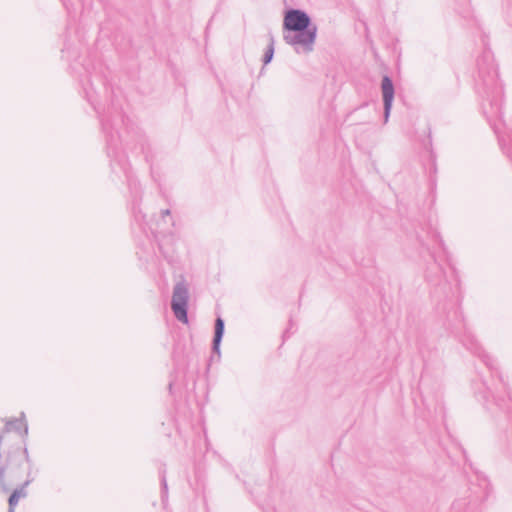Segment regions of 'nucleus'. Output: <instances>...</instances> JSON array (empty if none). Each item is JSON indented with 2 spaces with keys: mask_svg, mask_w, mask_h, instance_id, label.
I'll list each match as a JSON object with an SVG mask.
<instances>
[{
  "mask_svg": "<svg viewBox=\"0 0 512 512\" xmlns=\"http://www.w3.org/2000/svg\"><path fill=\"white\" fill-rule=\"evenodd\" d=\"M475 475L479 487L483 490V497H487L491 490L488 478L482 472L478 471H475Z\"/></svg>",
  "mask_w": 512,
  "mask_h": 512,
  "instance_id": "obj_12",
  "label": "nucleus"
},
{
  "mask_svg": "<svg viewBox=\"0 0 512 512\" xmlns=\"http://www.w3.org/2000/svg\"><path fill=\"white\" fill-rule=\"evenodd\" d=\"M469 5H470V0H462L463 7L461 10H459V13L462 14L464 17H467L470 13Z\"/></svg>",
  "mask_w": 512,
  "mask_h": 512,
  "instance_id": "obj_16",
  "label": "nucleus"
},
{
  "mask_svg": "<svg viewBox=\"0 0 512 512\" xmlns=\"http://www.w3.org/2000/svg\"><path fill=\"white\" fill-rule=\"evenodd\" d=\"M14 430L19 433L24 439L28 435V425L25 421V414L22 412L20 418H14L6 422L4 431L8 432Z\"/></svg>",
  "mask_w": 512,
  "mask_h": 512,
  "instance_id": "obj_9",
  "label": "nucleus"
},
{
  "mask_svg": "<svg viewBox=\"0 0 512 512\" xmlns=\"http://www.w3.org/2000/svg\"><path fill=\"white\" fill-rule=\"evenodd\" d=\"M478 77L476 91L488 102L489 110L484 106V113L491 117L502 116L503 86L498 79V70L489 53H484L477 59Z\"/></svg>",
  "mask_w": 512,
  "mask_h": 512,
  "instance_id": "obj_4",
  "label": "nucleus"
},
{
  "mask_svg": "<svg viewBox=\"0 0 512 512\" xmlns=\"http://www.w3.org/2000/svg\"><path fill=\"white\" fill-rule=\"evenodd\" d=\"M94 109L99 116L101 129L105 135L107 155L111 159L112 169H114L115 164L119 166L125 174L131 195L135 200L138 198L140 199L142 194L140 182L133 175L126 155H124L120 150L121 137L118 131V126L120 124H125V117L122 105L114 89L111 88V101L107 109H103V111H101L95 105Z\"/></svg>",
  "mask_w": 512,
  "mask_h": 512,
  "instance_id": "obj_2",
  "label": "nucleus"
},
{
  "mask_svg": "<svg viewBox=\"0 0 512 512\" xmlns=\"http://www.w3.org/2000/svg\"><path fill=\"white\" fill-rule=\"evenodd\" d=\"M368 104H369L368 102H364V103H362L359 107H357L356 109H354V110L351 112V114H353L354 112H356V111H357V110H359V109H362V108H364V107H367V106H368Z\"/></svg>",
  "mask_w": 512,
  "mask_h": 512,
  "instance_id": "obj_20",
  "label": "nucleus"
},
{
  "mask_svg": "<svg viewBox=\"0 0 512 512\" xmlns=\"http://www.w3.org/2000/svg\"><path fill=\"white\" fill-rule=\"evenodd\" d=\"M172 386H173V383H172V382H170V383H169V390H170V391H171V389H172Z\"/></svg>",
  "mask_w": 512,
  "mask_h": 512,
  "instance_id": "obj_26",
  "label": "nucleus"
},
{
  "mask_svg": "<svg viewBox=\"0 0 512 512\" xmlns=\"http://www.w3.org/2000/svg\"><path fill=\"white\" fill-rule=\"evenodd\" d=\"M460 505H461V502H460V501H457V502H455V503L453 504V508L456 510V509H458V507H460Z\"/></svg>",
  "mask_w": 512,
  "mask_h": 512,
  "instance_id": "obj_22",
  "label": "nucleus"
},
{
  "mask_svg": "<svg viewBox=\"0 0 512 512\" xmlns=\"http://www.w3.org/2000/svg\"><path fill=\"white\" fill-rule=\"evenodd\" d=\"M317 37V26L309 14L301 9L290 8L283 19V39L293 46L296 53L308 54L313 51Z\"/></svg>",
  "mask_w": 512,
  "mask_h": 512,
  "instance_id": "obj_3",
  "label": "nucleus"
},
{
  "mask_svg": "<svg viewBox=\"0 0 512 512\" xmlns=\"http://www.w3.org/2000/svg\"><path fill=\"white\" fill-rule=\"evenodd\" d=\"M170 210L169 209H165V210H162L161 211V216L164 218L165 216H168L170 215Z\"/></svg>",
  "mask_w": 512,
  "mask_h": 512,
  "instance_id": "obj_21",
  "label": "nucleus"
},
{
  "mask_svg": "<svg viewBox=\"0 0 512 512\" xmlns=\"http://www.w3.org/2000/svg\"><path fill=\"white\" fill-rule=\"evenodd\" d=\"M225 332V322L218 316L214 324V335L212 339V352L220 357V345Z\"/></svg>",
  "mask_w": 512,
  "mask_h": 512,
  "instance_id": "obj_7",
  "label": "nucleus"
},
{
  "mask_svg": "<svg viewBox=\"0 0 512 512\" xmlns=\"http://www.w3.org/2000/svg\"><path fill=\"white\" fill-rule=\"evenodd\" d=\"M293 326H294L293 319H292V318H290V319H289V326H288V328H287V329L284 331V333H283V339H284V340H285V339H287V338H289V337H290V335L293 333V332L291 331V330H292V328H293Z\"/></svg>",
  "mask_w": 512,
  "mask_h": 512,
  "instance_id": "obj_17",
  "label": "nucleus"
},
{
  "mask_svg": "<svg viewBox=\"0 0 512 512\" xmlns=\"http://www.w3.org/2000/svg\"><path fill=\"white\" fill-rule=\"evenodd\" d=\"M454 316L455 323H449V329L468 350L482 360L491 372V380L482 381L485 389L482 398L486 408L494 414L498 428L503 431L506 449L512 455V393L495 360L483 350L478 341L467 330L462 313L455 310Z\"/></svg>",
  "mask_w": 512,
  "mask_h": 512,
  "instance_id": "obj_1",
  "label": "nucleus"
},
{
  "mask_svg": "<svg viewBox=\"0 0 512 512\" xmlns=\"http://www.w3.org/2000/svg\"><path fill=\"white\" fill-rule=\"evenodd\" d=\"M166 465L163 464L161 468L159 469L160 474V481H161V498L164 502L168 496V485H167V479H166Z\"/></svg>",
  "mask_w": 512,
  "mask_h": 512,
  "instance_id": "obj_13",
  "label": "nucleus"
},
{
  "mask_svg": "<svg viewBox=\"0 0 512 512\" xmlns=\"http://www.w3.org/2000/svg\"><path fill=\"white\" fill-rule=\"evenodd\" d=\"M188 300L189 293L184 281L176 283L173 289L171 309L177 320L182 323L188 322Z\"/></svg>",
  "mask_w": 512,
  "mask_h": 512,
  "instance_id": "obj_5",
  "label": "nucleus"
},
{
  "mask_svg": "<svg viewBox=\"0 0 512 512\" xmlns=\"http://www.w3.org/2000/svg\"><path fill=\"white\" fill-rule=\"evenodd\" d=\"M63 2V5L65 6V8L69 11V6H68V3L66 0H62Z\"/></svg>",
  "mask_w": 512,
  "mask_h": 512,
  "instance_id": "obj_23",
  "label": "nucleus"
},
{
  "mask_svg": "<svg viewBox=\"0 0 512 512\" xmlns=\"http://www.w3.org/2000/svg\"><path fill=\"white\" fill-rule=\"evenodd\" d=\"M381 93L383 100V118L384 123H387L392 110V105L395 97V87L393 80L390 76L384 75L381 80Z\"/></svg>",
  "mask_w": 512,
  "mask_h": 512,
  "instance_id": "obj_6",
  "label": "nucleus"
},
{
  "mask_svg": "<svg viewBox=\"0 0 512 512\" xmlns=\"http://www.w3.org/2000/svg\"><path fill=\"white\" fill-rule=\"evenodd\" d=\"M32 483V480H26L19 487L15 488L8 498V512H15V508L20 498L27 497L26 488Z\"/></svg>",
  "mask_w": 512,
  "mask_h": 512,
  "instance_id": "obj_8",
  "label": "nucleus"
},
{
  "mask_svg": "<svg viewBox=\"0 0 512 512\" xmlns=\"http://www.w3.org/2000/svg\"><path fill=\"white\" fill-rule=\"evenodd\" d=\"M26 480H32L33 481V478H31L30 474H28V478Z\"/></svg>",
  "mask_w": 512,
  "mask_h": 512,
  "instance_id": "obj_28",
  "label": "nucleus"
},
{
  "mask_svg": "<svg viewBox=\"0 0 512 512\" xmlns=\"http://www.w3.org/2000/svg\"><path fill=\"white\" fill-rule=\"evenodd\" d=\"M23 454H24L26 462L29 463L30 462V456H29V452H28L27 447H24Z\"/></svg>",
  "mask_w": 512,
  "mask_h": 512,
  "instance_id": "obj_19",
  "label": "nucleus"
},
{
  "mask_svg": "<svg viewBox=\"0 0 512 512\" xmlns=\"http://www.w3.org/2000/svg\"><path fill=\"white\" fill-rule=\"evenodd\" d=\"M427 277H428L429 282H433L434 281L433 279L430 278L429 275Z\"/></svg>",
  "mask_w": 512,
  "mask_h": 512,
  "instance_id": "obj_27",
  "label": "nucleus"
},
{
  "mask_svg": "<svg viewBox=\"0 0 512 512\" xmlns=\"http://www.w3.org/2000/svg\"><path fill=\"white\" fill-rule=\"evenodd\" d=\"M432 166H433L432 168H433V170H434V172H435V171H436V166H435V162H434V161H433Z\"/></svg>",
  "mask_w": 512,
  "mask_h": 512,
  "instance_id": "obj_25",
  "label": "nucleus"
},
{
  "mask_svg": "<svg viewBox=\"0 0 512 512\" xmlns=\"http://www.w3.org/2000/svg\"><path fill=\"white\" fill-rule=\"evenodd\" d=\"M268 37H269V44L267 46V49L264 53V56H263V65H267L269 64L273 57H274V52H275V48H274V36L271 32L268 33Z\"/></svg>",
  "mask_w": 512,
  "mask_h": 512,
  "instance_id": "obj_11",
  "label": "nucleus"
},
{
  "mask_svg": "<svg viewBox=\"0 0 512 512\" xmlns=\"http://www.w3.org/2000/svg\"><path fill=\"white\" fill-rule=\"evenodd\" d=\"M508 144L503 146V151L512 162V133L508 136Z\"/></svg>",
  "mask_w": 512,
  "mask_h": 512,
  "instance_id": "obj_15",
  "label": "nucleus"
},
{
  "mask_svg": "<svg viewBox=\"0 0 512 512\" xmlns=\"http://www.w3.org/2000/svg\"><path fill=\"white\" fill-rule=\"evenodd\" d=\"M429 235H430L431 239H432L434 242L438 243V244H439V246H440V248H441L444 252H446L445 243H444V241H443V239H442V237H441L440 233H439L438 231H436L435 229H431V231L429 232Z\"/></svg>",
  "mask_w": 512,
  "mask_h": 512,
  "instance_id": "obj_14",
  "label": "nucleus"
},
{
  "mask_svg": "<svg viewBox=\"0 0 512 512\" xmlns=\"http://www.w3.org/2000/svg\"><path fill=\"white\" fill-rule=\"evenodd\" d=\"M136 148L140 149L143 154L145 162L150 165L152 169L153 153L148 138L144 134H138L136 136Z\"/></svg>",
  "mask_w": 512,
  "mask_h": 512,
  "instance_id": "obj_10",
  "label": "nucleus"
},
{
  "mask_svg": "<svg viewBox=\"0 0 512 512\" xmlns=\"http://www.w3.org/2000/svg\"><path fill=\"white\" fill-rule=\"evenodd\" d=\"M427 249H428V251H429L430 256L432 257V259H433V261H434V264H435V265L437 266V268L439 269L440 274H441V275H443V274H444L443 269H442V267L437 263V260H436V257H435V255H434V253H433V252H431L429 248H427Z\"/></svg>",
  "mask_w": 512,
  "mask_h": 512,
  "instance_id": "obj_18",
  "label": "nucleus"
},
{
  "mask_svg": "<svg viewBox=\"0 0 512 512\" xmlns=\"http://www.w3.org/2000/svg\"><path fill=\"white\" fill-rule=\"evenodd\" d=\"M453 273H454V274H456V270H455L454 268H453ZM457 277H458V276H457V275H455V278H457ZM456 281H457V286H459V285H460V281H459V279H456Z\"/></svg>",
  "mask_w": 512,
  "mask_h": 512,
  "instance_id": "obj_24",
  "label": "nucleus"
}]
</instances>
